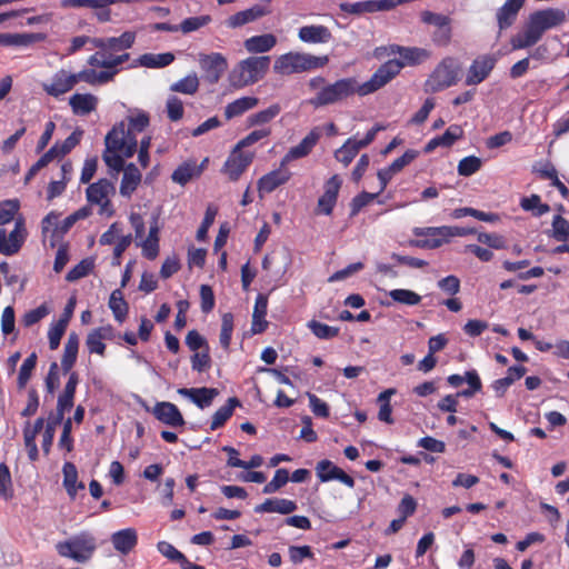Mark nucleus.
Masks as SVG:
<instances>
[{
    "mask_svg": "<svg viewBox=\"0 0 569 569\" xmlns=\"http://www.w3.org/2000/svg\"><path fill=\"white\" fill-rule=\"evenodd\" d=\"M567 19L562 9L549 8L532 12L521 31L510 39L512 50L526 49L535 46L543 33L563 23Z\"/></svg>",
    "mask_w": 569,
    "mask_h": 569,
    "instance_id": "1",
    "label": "nucleus"
},
{
    "mask_svg": "<svg viewBox=\"0 0 569 569\" xmlns=\"http://www.w3.org/2000/svg\"><path fill=\"white\" fill-rule=\"evenodd\" d=\"M104 142L106 150L102 159L106 164L117 172L123 170L126 168L123 157L130 158L134 154L138 144L137 138L124 133V124L120 123L106 136Z\"/></svg>",
    "mask_w": 569,
    "mask_h": 569,
    "instance_id": "2",
    "label": "nucleus"
},
{
    "mask_svg": "<svg viewBox=\"0 0 569 569\" xmlns=\"http://www.w3.org/2000/svg\"><path fill=\"white\" fill-rule=\"evenodd\" d=\"M359 94V82L356 78H342L333 83L323 86L308 103L313 108H321L340 103L348 98Z\"/></svg>",
    "mask_w": 569,
    "mask_h": 569,
    "instance_id": "3",
    "label": "nucleus"
},
{
    "mask_svg": "<svg viewBox=\"0 0 569 569\" xmlns=\"http://www.w3.org/2000/svg\"><path fill=\"white\" fill-rule=\"evenodd\" d=\"M328 62V56L317 57L305 52H288L274 61L273 70L279 74L301 73L323 68Z\"/></svg>",
    "mask_w": 569,
    "mask_h": 569,
    "instance_id": "4",
    "label": "nucleus"
},
{
    "mask_svg": "<svg viewBox=\"0 0 569 569\" xmlns=\"http://www.w3.org/2000/svg\"><path fill=\"white\" fill-rule=\"evenodd\" d=\"M269 64L270 58L267 56L247 58L232 70L230 81L238 88L256 83L263 78Z\"/></svg>",
    "mask_w": 569,
    "mask_h": 569,
    "instance_id": "5",
    "label": "nucleus"
},
{
    "mask_svg": "<svg viewBox=\"0 0 569 569\" xmlns=\"http://www.w3.org/2000/svg\"><path fill=\"white\" fill-rule=\"evenodd\" d=\"M461 67L451 57H447L435 68L425 83V91L436 93L455 86L460 77Z\"/></svg>",
    "mask_w": 569,
    "mask_h": 569,
    "instance_id": "6",
    "label": "nucleus"
},
{
    "mask_svg": "<svg viewBox=\"0 0 569 569\" xmlns=\"http://www.w3.org/2000/svg\"><path fill=\"white\" fill-rule=\"evenodd\" d=\"M96 548V538L89 532H81L57 545V551L60 556L71 558L80 563L89 561Z\"/></svg>",
    "mask_w": 569,
    "mask_h": 569,
    "instance_id": "7",
    "label": "nucleus"
},
{
    "mask_svg": "<svg viewBox=\"0 0 569 569\" xmlns=\"http://www.w3.org/2000/svg\"><path fill=\"white\" fill-rule=\"evenodd\" d=\"M405 67V63L398 59H391L381 64L372 77L363 82L359 83L360 96H368L376 92L380 88L385 87Z\"/></svg>",
    "mask_w": 569,
    "mask_h": 569,
    "instance_id": "8",
    "label": "nucleus"
},
{
    "mask_svg": "<svg viewBox=\"0 0 569 569\" xmlns=\"http://www.w3.org/2000/svg\"><path fill=\"white\" fill-rule=\"evenodd\" d=\"M87 199L90 203L100 206V214L111 217L114 211L111 207L110 197L116 193L114 184L108 179H100L87 188Z\"/></svg>",
    "mask_w": 569,
    "mask_h": 569,
    "instance_id": "9",
    "label": "nucleus"
},
{
    "mask_svg": "<svg viewBox=\"0 0 569 569\" xmlns=\"http://www.w3.org/2000/svg\"><path fill=\"white\" fill-rule=\"evenodd\" d=\"M27 229L22 216L16 219L14 228L9 233L0 228V253L3 256H13L19 252L27 238Z\"/></svg>",
    "mask_w": 569,
    "mask_h": 569,
    "instance_id": "10",
    "label": "nucleus"
},
{
    "mask_svg": "<svg viewBox=\"0 0 569 569\" xmlns=\"http://www.w3.org/2000/svg\"><path fill=\"white\" fill-rule=\"evenodd\" d=\"M420 18L423 23L436 28L432 32V41L437 46L446 47L450 43L452 30L451 20L448 16L426 10L421 12Z\"/></svg>",
    "mask_w": 569,
    "mask_h": 569,
    "instance_id": "11",
    "label": "nucleus"
},
{
    "mask_svg": "<svg viewBox=\"0 0 569 569\" xmlns=\"http://www.w3.org/2000/svg\"><path fill=\"white\" fill-rule=\"evenodd\" d=\"M199 64L202 71L206 73V79L210 83L218 82L228 68L226 58L218 52L210 54H199Z\"/></svg>",
    "mask_w": 569,
    "mask_h": 569,
    "instance_id": "12",
    "label": "nucleus"
},
{
    "mask_svg": "<svg viewBox=\"0 0 569 569\" xmlns=\"http://www.w3.org/2000/svg\"><path fill=\"white\" fill-rule=\"evenodd\" d=\"M252 160L253 153L243 152L242 149H238L236 146L226 161L223 170L231 180L236 181L249 167Z\"/></svg>",
    "mask_w": 569,
    "mask_h": 569,
    "instance_id": "13",
    "label": "nucleus"
},
{
    "mask_svg": "<svg viewBox=\"0 0 569 569\" xmlns=\"http://www.w3.org/2000/svg\"><path fill=\"white\" fill-rule=\"evenodd\" d=\"M317 477L322 482L339 480L349 488L355 487V480L347 475L341 468L333 465L330 460H321L316 466Z\"/></svg>",
    "mask_w": 569,
    "mask_h": 569,
    "instance_id": "14",
    "label": "nucleus"
},
{
    "mask_svg": "<svg viewBox=\"0 0 569 569\" xmlns=\"http://www.w3.org/2000/svg\"><path fill=\"white\" fill-rule=\"evenodd\" d=\"M496 60L490 56H481L475 59L468 70L466 77L467 86H476L481 83L490 74Z\"/></svg>",
    "mask_w": 569,
    "mask_h": 569,
    "instance_id": "15",
    "label": "nucleus"
},
{
    "mask_svg": "<svg viewBox=\"0 0 569 569\" xmlns=\"http://www.w3.org/2000/svg\"><path fill=\"white\" fill-rule=\"evenodd\" d=\"M74 79L73 73L61 69L52 76L50 82L43 83L42 88L49 96L58 98L74 88Z\"/></svg>",
    "mask_w": 569,
    "mask_h": 569,
    "instance_id": "16",
    "label": "nucleus"
},
{
    "mask_svg": "<svg viewBox=\"0 0 569 569\" xmlns=\"http://www.w3.org/2000/svg\"><path fill=\"white\" fill-rule=\"evenodd\" d=\"M321 137V131L319 128L312 129L301 141L299 144L290 148V150L286 153L283 159L281 160V167H286L292 160L303 158L308 156L313 147L317 144L318 140Z\"/></svg>",
    "mask_w": 569,
    "mask_h": 569,
    "instance_id": "17",
    "label": "nucleus"
},
{
    "mask_svg": "<svg viewBox=\"0 0 569 569\" xmlns=\"http://www.w3.org/2000/svg\"><path fill=\"white\" fill-rule=\"evenodd\" d=\"M342 184V180L338 174L332 176L325 184V192L319 198L317 210L318 212L325 214H331L333 207L337 202L338 193L340 187Z\"/></svg>",
    "mask_w": 569,
    "mask_h": 569,
    "instance_id": "18",
    "label": "nucleus"
},
{
    "mask_svg": "<svg viewBox=\"0 0 569 569\" xmlns=\"http://www.w3.org/2000/svg\"><path fill=\"white\" fill-rule=\"evenodd\" d=\"M152 415L162 423L172 428L182 427L184 419L178 407L171 402H157L152 408Z\"/></svg>",
    "mask_w": 569,
    "mask_h": 569,
    "instance_id": "19",
    "label": "nucleus"
},
{
    "mask_svg": "<svg viewBox=\"0 0 569 569\" xmlns=\"http://www.w3.org/2000/svg\"><path fill=\"white\" fill-rule=\"evenodd\" d=\"M437 229L441 227L415 228L413 233L417 237H426L421 240H411L410 244L417 248L436 249L448 242L450 236H441L437 233Z\"/></svg>",
    "mask_w": 569,
    "mask_h": 569,
    "instance_id": "20",
    "label": "nucleus"
},
{
    "mask_svg": "<svg viewBox=\"0 0 569 569\" xmlns=\"http://www.w3.org/2000/svg\"><path fill=\"white\" fill-rule=\"evenodd\" d=\"M269 9L263 4H254L253 7L239 11L230 16L226 23L229 28L236 29L247 23L253 22L269 13Z\"/></svg>",
    "mask_w": 569,
    "mask_h": 569,
    "instance_id": "21",
    "label": "nucleus"
},
{
    "mask_svg": "<svg viewBox=\"0 0 569 569\" xmlns=\"http://www.w3.org/2000/svg\"><path fill=\"white\" fill-rule=\"evenodd\" d=\"M178 393L189 398L193 403H196L199 408L203 409L209 407L214 397L218 396V390L214 388H180L178 389Z\"/></svg>",
    "mask_w": 569,
    "mask_h": 569,
    "instance_id": "22",
    "label": "nucleus"
},
{
    "mask_svg": "<svg viewBox=\"0 0 569 569\" xmlns=\"http://www.w3.org/2000/svg\"><path fill=\"white\" fill-rule=\"evenodd\" d=\"M298 38L306 43H327L331 40V31L322 24L303 26L298 31Z\"/></svg>",
    "mask_w": 569,
    "mask_h": 569,
    "instance_id": "23",
    "label": "nucleus"
},
{
    "mask_svg": "<svg viewBox=\"0 0 569 569\" xmlns=\"http://www.w3.org/2000/svg\"><path fill=\"white\" fill-rule=\"evenodd\" d=\"M291 177V172L281 167L273 170L260 178L258 182V189L260 192L270 193L276 190L279 186L284 184Z\"/></svg>",
    "mask_w": 569,
    "mask_h": 569,
    "instance_id": "24",
    "label": "nucleus"
},
{
    "mask_svg": "<svg viewBox=\"0 0 569 569\" xmlns=\"http://www.w3.org/2000/svg\"><path fill=\"white\" fill-rule=\"evenodd\" d=\"M525 1L526 0H507L497 11V22L500 31L513 24Z\"/></svg>",
    "mask_w": 569,
    "mask_h": 569,
    "instance_id": "25",
    "label": "nucleus"
},
{
    "mask_svg": "<svg viewBox=\"0 0 569 569\" xmlns=\"http://www.w3.org/2000/svg\"><path fill=\"white\" fill-rule=\"evenodd\" d=\"M113 548L122 555H128L138 542L136 529L127 528L119 530L111 536Z\"/></svg>",
    "mask_w": 569,
    "mask_h": 569,
    "instance_id": "26",
    "label": "nucleus"
},
{
    "mask_svg": "<svg viewBox=\"0 0 569 569\" xmlns=\"http://www.w3.org/2000/svg\"><path fill=\"white\" fill-rule=\"evenodd\" d=\"M71 110L77 116H86L94 111L98 98L91 93H74L69 98Z\"/></svg>",
    "mask_w": 569,
    "mask_h": 569,
    "instance_id": "27",
    "label": "nucleus"
},
{
    "mask_svg": "<svg viewBox=\"0 0 569 569\" xmlns=\"http://www.w3.org/2000/svg\"><path fill=\"white\" fill-rule=\"evenodd\" d=\"M112 337V328L110 326L100 327L98 329L92 330L86 340V346L90 353H98L100 356L104 355L106 345L103 340L111 339Z\"/></svg>",
    "mask_w": 569,
    "mask_h": 569,
    "instance_id": "28",
    "label": "nucleus"
},
{
    "mask_svg": "<svg viewBox=\"0 0 569 569\" xmlns=\"http://www.w3.org/2000/svg\"><path fill=\"white\" fill-rule=\"evenodd\" d=\"M297 509V503L288 499H267L261 505L254 507V512H277L281 515H290Z\"/></svg>",
    "mask_w": 569,
    "mask_h": 569,
    "instance_id": "29",
    "label": "nucleus"
},
{
    "mask_svg": "<svg viewBox=\"0 0 569 569\" xmlns=\"http://www.w3.org/2000/svg\"><path fill=\"white\" fill-rule=\"evenodd\" d=\"M140 182L141 173L139 169L133 163H129L123 169V177L120 184V194L127 198L131 197Z\"/></svg>",
    "mask_w": 569,
    "mask_h": 569,
    "instance_id": "30",
    "label": "nucleus"
},
{
    "mask_svg": "<svg viewBox=\"0 0 569 569\" xmlns=\"http://www.w3.org/2000/svg\"><path fill=\"white\" fill-rule=\"evenodd\" d=\"M277 44V38L272 33L253 36L244 41V48L251 53L270 51Z\"/></svg>",
    "mask_w": 569,
    "mask_h": 569,
    "instance_id": "31",
    "label": "nucleus"
},
{
    "mask_svg": "<svg viewBox=\"0 0 569 569\" xmlns=\"http://www.w3.org/2000/svg\"><path fill=\"white\" fill-rule=\"evenodd\" d=\"M79 350V337L76 332L68 336L64 345L63 355L61 358V368L64 373H68L76 363Z\"/></svg>",
    "mask_w": 569,
    "mask_h": 569,
    "instance_id": "32",
    "label": "nucleus"
},
{
    "mask_svg": "<svg viewBox=\"0 0 569 569\" xmlns=\"http://www.w3.org/2000/svg\"><path fill=\"white\" fill-rule=\"evenodd\" d=\"M268 308V298L264 295H258L252 313L251 331L261 333L266 330L268 322L264 320Z\"/></svg>",
    "mask_w": 569,
    "mask_h": 569,
    "instance_id": "33",
    "label": "nucleus"
},
{
    "mask_svg": "<svg viewBox=\"0 0 569 569\" xmlns=\"http://www.w3.org/2000/svg\"><path fill=\"white\" fill-rule=\"evenodd\" d=\"M259 103L256 97H242L230 103L224 108V117L227 120L239 117L250 109H253Z\"/></svg>",
    "mask_w": 569,
    "mask_h": 569,
    "instance_id": "34",
    "label": "nucleus"
},
{
    "mask_svg": "<svg viewBox=\"0 0 569 569\" xmlns=\"http://www.w3.org/2000/svg\"><path fill=\"white\" fill-rule=\"evenodd\" d=\"M43 38L44 36L41 33H0V44L27 47L43 40Z\"/></svg>",
    "mask_w": 569,
    "mask_h": 569,
    "instance_id": "35",
    "label": "nucleus"
},
{
    "mask_svg": "<svg viewBox=\"0 0 569 569\" xmlns=\"http://www.w3.org/2000/svg\"><path fill=\"white\" fill-rule=\"evenodd\" d=\"M202 169L196 161H187L180 164L172 173L171 179L176 183L184 186L192 178L200 176Z\"/></svg>",
    "mask_w": 569,
    "mask_h": 569,
    "instance_id": "36",
    "label": "nucleus"
},
{
    "mask_svg": "<svg viewBox=\"0 0 569 569\" xmlns=\"http://www.w3.org/2000/svg\"><path fill=\"white\" fill-rule=\"evenodd\" d=\"M174 61V54L171 52L164 53H144L140 56L139 63L146 68H164Z\"/></svg>",
    "mask_w": 569,
    "mask_h": 569,
    "instance_id": "37",
    "label": "nucleus"
},
{
    "mask_svg": "<svg viewBox=\"0 0 569 569\" xmlns=\"http://www.w3.org/2000/svg\"><path fill=\"white\" fill-rule=\"evenodd\" d=\"M200 86L199 78L196 72L189 73L179 81L170 86L171 92H179L182 94L192 96L198 92Z\"/></svg>",
    "mask_w": 569,
    "mask_h": 569,
    "instance_id": "38",
    "label": "nucleus"
},
{
    "mask_svg": "<svg viewBox=\"0 0 569 569\" xmlns=\"http://www.w3.org/2000/svg\"><path fill=\"white\" fill-rule=\"evenodd\" d=\"M62 472L63 486L71 497L76 496L78 489H84V485L82 482L77 485L78 471L72 462H66L63 465Z\"/></svg>",
    "mask_w": 569,
    "mask_h": 569,
    "instance_id": "39",
    "label": "nucleus"
},
{
    "mask_svg": "<svg viewBox=\"0 0 569 569\" xmlns=\"http://www.w3.org/2000/svg\"><path fill=\"white\" fill-rule=\"evenodd\" d=\"M240 402L237 398H229L227 403L220 407L213 415L210 429L216 430L224 425V422L232 416L233 410Z\"/></svg>",
    "mask_w": 569,
    "mask_h": 569,
    "instance_id": "40",
    "label": "nucleus"
},
{
    "mask_svg": "<svg viewBox=\"0 0 569 569\" xmlns=\"http://www.w3.org/2000/svg\"><path fill=\"white\" fill-rule=\"evenodd\" d=\"M109 308L112 310L114 319L123 322L128 315V303L123 299L121 289H116L111 292L109 299Z\"/></svg>",
    "mask_w": 569,
    "mask_h": 569,
    "instance_id": "41",
    "label": "nucleus"
},
{
    "mask_svg": "<svg viewBox=\"0 0 569 569\" xmlns=\"http://www.w3.org/2000/svg\"><path fill=\"white\" fill-rule=\"evenodd\" d=\"M361 148L358 147L357 140L349 138L341 148L335 152V158L345 167L349 166Z\"/></svg>",
    "mask_w": 569,
    "mask_h": 569,
    "instance_id": "42",
    "label": "nucleus"
},
{
    "mask_svg": "<svg viewBox=\"0 0 569 569\" xmlns=\"http://www.w3.org/2000/svg\"><path fill=\"white\" fill-rule=\"evenodd\" d=\"M20 202L18 199H9L0 202V226L11 221L16 222L19 214Z\"/></svg>",
    "mask_w": 569,
    "mask_h": 569,
    "instance_id": "43",
    "label": "nucleus"
},
{
    "mask_svg": "<svg viewBox=\"0 0 569 569\" xmlns=\"http://www.w3.org/2000/svg\"><path fill=\"white\" fill-rule=\"evenodd\" d=\"M393 52H398L400 54L405 64H417L429 57L428 51L421 48H406L398 46L397 50H393Z\"/></svg>",
    "mask_w": 569,
    "mask_h": 569,
    "instance_id": "44",
    "label": "nucleus"
},
{
    "mask_svg": "<svg viewBox=\"0 0 569 569\" xmlns=\"http://www.w3.org/2000/svg\"><path fill=\"white\" fill-rule=\"evenodd\" d=\"M520 207L525 211H533L536 217H541L550 211L549 204L542 203L538 194H531L530 197L522 198Z\"/></svg>",
    "mask_w": 569,
    "mask_h": 569,
    "instance_id": "45",
    "label": "nucleus"
},
{
    "mask_svg": "<svg viewBox=\"0 0 569 569\" xmlns=\"http://www.w3.org/2000/svg\"><path fill=\"white\" fill-rule=\"evenodd\" d=\"M281 111V107L278 103L271 104L264 110L251 114L248 120L251 126L264 124L274 119Z\"/></svg>",
    "mask_w": 569,
    "mask_h": 569,
    "instance_id": "46",
    "label": "nucleus"
},
{
    "mask_svg": "<svg viewBox=\"0 0 569 569\" xmlns=\"http://www.w3.org/2000/svg\"><path fill=\"white\" fill-rule=\"evenodd\" d=\"M37 353L32 352L28 358L24 359L23 363L21 365L18 376L19 389L26 388L28 381L31 378L32 371L37 366Z\"/></svg>",
    "mask_w": 569,
    "mask_h": 569,
    "instance_id": "47",
    "label": "nucleus"
},
{
    "mask_svg": "<svg viewBox=\"0 0 569 569\" xmlns=\"http://www.w3.org/2000/svg\"><path fill=\"white\" fill-rule=\"evenodd\" d=\"M390 298L398 303L416 306L421 301V297L408 289H393L389 292Z\"/></svg>",
    "mask_w": 569,
    "mask_h": 569,
    "instance_id": "48",
    "label": "nucleus"
},
{
    "mask_svg": "<svg viewBox=\"0 0 569 569\" xmlns=\"http://www.w3.org/2000/svg\"><path fill=\"white\" fill-rule=\"evenodd\" d=\"M134 40L136 33L132 31H126L120 37L108 38L109 52L129 49L133 46Z\"/></svg>",
    "mask_w": 569,
    "mask_h": 569,
    "instance_id": "49",
    "label": "nucleus"
},
{
    "mask_svg": "<svg viewBox=\"0 0 569 569\" xmlns=\"http://www.w3.org/2000/svg\"><path fill=\"white\" fill-rule=\"evenodd\" d=\"M232 331H233V316H232V313L227 312L222 316L221 331H220V336H219L220 345L226 351L229 350Z\"/></svg>",
    "mask_w": 569,
    "mask_h": 569,
    "instance_id": "50",
    "label": "nucleus"
},
{
    "mask_svg": "<svg viewBox=\"0 0 569 569\" xmlns=\"http://www.w3.org/2000/svg\"><path fill=\"white\" fill-rule=\"evenodd\" d=\"M166 111H167V117L171 121L177 122L183 118V113H184L183 102L177 96L171 94L168 97V99L166 101Z\"/></svg>",
    "mask_w": 569,
    "mask_h": 569,
    "instance_id": "51",
    "label": "nucleus"
},
{
    "mask_svg": "<svg viewBox=\"0 0 569 569\" xmlns=\"http://www.w3.org/2000/svg\"><path fill=\"white\" fill-rule=\"evenodd\" d=\"M211 20L212 19L209 14L190 17L184 19L178 27L181 32L190 33L206 27L211 22Z\"/></svg>",
    "mask_w": 569,
    "mask_h": 569,
    "instance_id": "52",
    "label": "nucleus"
},
{
    "mask_svg": "<svg viewBox=\"0 0 569 569\" xmlns=\"http://www.w3.org/2000/svg\"><path fill=\"white\" fill-rule=\"evenodd\" d=\"M82 134V130H74L63 142H56L51 148H57V157L69 153L80 142Z\"/></svg>",
    "mask_w": 569,
    "mask_h": 569,
    "instance_id": "53",
    "label": "nucleus"
},
{
    "mask_svg": "<svg viewBox=\"0 0 569 569\" xmlns=\"http://www.w3.org/2000/svg\"><path fill=\"white\" fill-rule=\"evenodd\" d=\"M308 328L319 339H331L337 337L339 333V328L331 327L316 320H311L308 323Z\"/></svg>",
    "mask_w": 569,
    "mask_h": 569,
    "instance_id": "54",
    "label": "nucleus"
},
{
    "mask_svg": "<svg viewBox=\"0 0 569 569\" xmlns=\"http://www.w3.org/2000/svg\"><path fill=\"white\" fill-rule=\"evenodd\" d=\"M466 382L469 385L468 389L461 390L456 393L457 398H471L476 392L480 391L482 388L481 380L475 370H470L466 372Z\"/></svg>",
    "mask_w": 569,
    "mask_h": 569,
    "instance_id": "55",
    "label": "nucleus"
},
{
    "mask_svg": "<svg viewBox=\"0 0 569 569\" xmlns=\"http://www.w3.org/2000/svg\"><path fill=\"white\" fill-rule=\"evenodd\" d=\"M465 216H471L480 221L496 222L499 217L496 213L483 212L473 208H459L453 211L455 218H461Z\"/></svg>",
    "mask_w": 569,
    "mask_h": 569,
    "instance_id": "56",
    "label": "nucleus"
},
{
    "mask_svg": "<svg viewBox=\"0 0 569 569\" xmlns=\"http://www.w3.org/2000/svg\"><path fill=\"white\" fill-rule=\"evenodd\" d=\"M482 160L476 156H469L459 161L458 173L462 177H469L480 170Z\"/></svg>",
    "mask_w": 569,
    "mask_h": 569,
    "instance_id": "57",
    "label": "nucleus"
},
{
    "mask_svg": "<svg viewBox=\"0 0 569 569\" xmlns=\"http://www.w3.org/2000/svg\"><path fill=\"white\" fill-rule=\"evenodd\" d=\"M289 480V472L287 469H278L272 478L262 489V492L270 495L277 492L282 488Z\"/></svg>",
    "mask_w": 569,
    "mask_h": 569,
    "instance_id": "58",
    "label": "nucleus"
},
{
    "mask_svg": "<svg viewBox=\"0 0 569 569\" xmlns=\"http://www.w3.org/2000/svg\"><path fill=\"white\" fill-rule=\"evenodd\" d=\"M67 329V320H58L48 331L49 347L51 350L58 349L60 340Z\"/></svg>",
    "mask_w": 569,
    "mask_h": 569,
    "instance_id": "59",
    "label": "nucleus"
},
{
    "mask_svg": "<svg viewBox=\"0 0 569 569\" xmlns=\"http://www.w3.org/2000/svg\"><path fill=\"white\" fill-rule=\"evenodd\" d=\"M340 9L343 12L350 14H361L365 12H376L373 0L360 1V2H345L340 4Z\"/></svg>",
    "mask_w": 569,
    "mask_h": 569,
    "instance_id": "60",
    "label": "nucleus"
},
{
    "mask_svg": "<svg viewBox=\"0 0 569 569\" xmlns=\"http://www.w3.org/2000/svg\"><path fill=\"white\" fill-rule=\"evenodd\" d=\"M552 237L557 241L569 240V222L561 216H555L552 220Z\"/></svg>",
    "mask_w": 569,
    "mask_h": 569,
    "instance_id": "61",
    "label": "nucleus"
},
{
    "mask_svg": "<svg viewBox=\"0 0 569 569\" xmlns=\"http://www.w3.org/2000/svg\"><path fill=\"white\" fill-rule=\"evenodd\" d=\"M93 268V261L83 259L77 266H74L66 276V280L73 282L86 277Z\"/></svg>",
    "mask_w": 569,
    "mask_h": 569,
    "instance_id": "62",
    "label": "nucleus"
},
{
    "mask_svg": "<svg viewBox=\"0 0 569 569\" xmlns=\"http://www.w3.org/2000/svg\"><path fill=\"white\" fill-rule=\"evenodd\" d=\"M149 126V117L147 113H139L129 118L128 129L124 128V133L130 137H136L134 132H141Z\"/></svg>",
    "mask_w": 569,
    "mask_h": 569,
    "instance_id": "63",
    "label": "nucleus"
},
{
    "mask_svg": "<svg viewBox=\"0 0 569 569\" xmlns=\"http://www.w3.org/2000/svg\"><path fill=\"white\" fill-rule=\"evenodd\" d=\"M191 367L197 372H203L211 367V358L209 349H203L200 352H196L191 357Z\"/></svg>",
    "mask_w": 569,
    "mask_h": 569,
    "instance_id": "64",
    "label": "nucleus"
}]
</instances>
